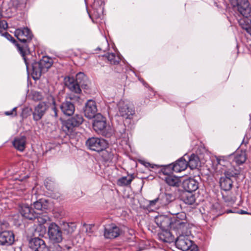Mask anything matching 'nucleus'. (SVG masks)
Instances as JSON below:
<instances>
[{"label":"nucleus","mask_w":251,"mask_h":251,"mask_svg":"<svg viewBox=\"0 0 251 251\" xmlns=\"http://www.w3.org/2000/svg\"><path fill=\"white\" fill-rule=\"evenodd\" d=\"M160 220V226L164 228L169 225L170 228L174 231L177 236L190 235L191 225L187 219L186 214L184 212H180L176 214V217L170 221L167 218L160 217L158 219Z\"/></svg>","instance_id":"nucleus-1"},{"label":"nucleus","mask_w":251,"mask_h":251,"mask_svg":"<svg viewBox=\"0 0 251 251\" xmlns=\"http://www.w3.org/2000/svg\"><path fill=\"white\" fill-rule=\"evenodd\" d=\"M18 48V51L22 55L24 60V62L26 65L27 70L29 69V66L31 65L32 69V76L34 79H39L41 76L42 73H45L43 69L41 68L39 62H32L30 58L31 57V55L30 53L29 49L27 47L23 46L21 47L17 44Z\"/></svg>","instance_id":"nucleus-2"},{"label":"nucleus","mask_w":251,"mask_h":251,"mask_svg":"<svg viewBox=\"0 0 251 251\" xmlns=\"http://www.w3.org/2000/svg\"><path fill=\"white\" fill-rule=\"evenodd\" d=\"M87 77L83 73L79 72L76 75V79L68 76L65 78V85L69 90L76 94H80L81 92L80 86L84 88L87 86Z\"/></svg>","instance_id":"nucleus-3"},{"label":"nucleus","mask_w":251,"mask_h":251,"mask_svg":"<svg viewBox=\"0 0 251 251\" xmlns=\"http://www.w3.org/2000/svg\"><path fill=\"white\" fill-rule=\"evenodd\" d=\"M93 126L98 134L106 137H110L113 134V129L106 124V118L101 114L98 113L94 118Z\"/></svg>","instance_id":"nucleus-4"},{"label":"nucleus","mask_w":251,"mask_h":251,"mask_svg":"<svg viewBox=\"0 0 251 251\" xmlns=\"http://www.w3.org/2000/svg\"><path fill=\"white\" fill-rule=\"evenodd\" d=\"M217 162L221 172L225 176L229 178L236 177L240 174V170L236 169L229 161L224 157L217 159Z\"/></svg>","instance_id":"nucleus-5"},{"label":"nucleus","mask_w":251,"mask_h":251,"mask_svg":"<svg viewBox=\"0 0 251 251\" xmlns=\"http://www.w3.org/2000/svg\"><path fill=\"white\" fill-rule=\"evenodd\" d=\"M83 122V118L81 114H75L62 122V129L67 135H70L73 132L74 128L79 126Z\"/></svg>","instance_id":"nucleus-6"},{"label":"nucleus","mask_w":251,"mask_h":251,"mask_svg":"<svg viewBox=\"0 0 251 251\" xmlns=\"http://www.w3.org/2000/svg\"><path fill=\"white\" fill-rule=\"evenodd\" d=\"M86 144L89 149L97 152L102 151L107 147V143L105 140L96 137L89 138Z\"/></svg>","instance_id":"nucleus-7"},{"label":"nucleus","mask_w":251,"mask_h":251,"mask_svg":"<svg viewBox=\"0 0 251 251\" xmlns=\"http://www.w3.org/2000/svg\"><path fill=\"white\" fill-rule=\"evenodd\" d=\"M48 234L50 239L55 243H59L62 240V232L60 227L55 223H52L48 228Z\"/></svg>","instance_id":"nucleus-8"},{"label":"nucleus","mask_w":251,"mask_h":251,"mask_svg":"<svg viewBox=\"0 0 251 251\" xmlns=\"http://www.w3.org/2000/svg\"><path fill=\"white\" fill-rule=\"evenodd\" d=\"M14 33L17 39L23 43H29L33 37L31 30L27 27L16 29Z\"/></svg>","instance_id":"nucleus-9"},{"label":"nucleus","mask_w":251,"mask_h":251,"mask_svg":"<svg viewBox=\"0 0 251 251\" xmlns=\"http://www.w3.org/2000/svg\"><path fill=\"white\" fill-rule=\"evenodd\" d=\"M190 235L178 236L175 241L176 247L182 251H186L190 249L194 244L191 240L189 238Z\"/></svg>","instance_id":"nucleus-10"},{"label":"nucleus","mask_w":251,"mask_h":251,"mask_svg":"<svg viewBox=\"0 0 251 251\" xmlns=\"http://www.w3.org/2000/svg\"><path fill=\"white\" fill-rule=\"evenodd\" d=\"M49 107V104L46 102H40L36 105L32 112L33 120L35 121L41 120L45 114Z\"/></svg>","instance_id":"nucleus-11"},{"label":"nucleus","mask_w":251,"mask_h":251,"mask_svg":"<svg viewBox=\"0 0 251 251\" xmlns=\"http://www.w3.org/2000/svg\"><path fill=\"white\" fill-rule=\"evenodd\" d=\"M236 6L243 16L248 18L251 16V7L248 0H236Z\"/></svg>","instance_id":"nucleus-12"},{"label":"nucleus","mask_w":251,"mask_h":251,"mask_svg":"<svg viewBox=\"0 0 251 251\" xmlns=\"http://www.w3.org/2000/svg\"><path fill=\"white\" fill-rule=\"evenodd\" d=\"M29 246L34 251H49L45 241L38 237L32 238L29 242Z\"/></svg>","instance_id":"nucleus-13"},{"label":"nucleus","mask_w":251,"mask_h":251,"mask_svg":"<svg viewBox=\"0 0 251 251\" xmlns=\"http://www.w3.org/2000/svg\"><path fill=\"white\" fill-rule=\"evenodd\" d=\"M119 114L126 119L130 118V117L134 113L133 109L130 107L128 104L124 100H121L117 104Z\"/></svg>","instance_id":"nucleus-14"},{"label":"nucleus","mask_w":251,"mask_h":251,"mask_svg":"<svg viewBox=\"0 0 251 251\" xmlns=\"http://www.w3.org/2000/svg\"><path fill=\"white\" fill-rule=\"evenodd\" d=\"M14 241V234L12 231L5 230L0 232V246H11Z\"/></svg>","instance_id":"nucleus-15"},{"label":"nucleus","mask_w":251,"mask_h":251,"mask_svg":"<svg viewBox=\"0 0 251 251\" xmlns=\"http://www.w3.org/2000/svg\"><path fill=\"white\" fill-rule=\"evenodd\" d=\"M98 109L96 102L91 100H88L85 104L84 110L85 117L88 119L95 118L97 115L96 113Z\"/></svg>","instance_id":"nucleus-16"},{"label":"nucleus","mask_w":251,"mask_h":251,"mask_svg":"<svg viewBox=\"0 0 251 251\" xmlns=\"http://www.w3.org/2000/svg\"><path fill=\"white\" fill-rule=\"evenodd\" d=\"M121 233L120 228L115 224H112L105 228L104 236L107 239H114L118 237Z\"/></svg>","instance_id":"nucleus-17"},{"label":"nucleus","mask_w":251,"mask_h":251,"mask_svg":"<svg viewBox=\"0 0 251 251\" xmlns=\"http://www.w3.org/2000/svg\"><path fill=\"white\" fill-rule=\"evenodd\" d=\"M20 211L23 217L29 220L35 219L37 216V212L27 204H22Z\"/></svg>","instance_id":"nucleus-18"},{"label":"nucleus","mask_w":251,"mask_h":251,"mask_svg":"<svg viewBox=\"0 0 251 251\" xmlns=\"http://www.w3.org/2000/svg\"><path fill=\"white\" fill-rule=\"evenodd\" d=\"M229 158L230 159H232L237 165H240L246 161L247 155L245 151H238L233 154L230 155Z\"/></svg>","instance_id":"nucleus-19"},{"label":"nucleus","mask_w":251,"mask_h":251,"mask_svg":"<svg viewBox=\"0 0 251 251\" xmlns=\"http://www.w3.org/2000/svg\"><path fill=\"white\" fill-rule=\"evenodd\" d=\"M183 187L186 191L194 192L199 188V182L194 178H190L183 182Z\"/></svg>","instance_id":"nucleus-20"},{"label":"nucleus","mask_w":251,"mask_h":251,"mask_svg":"<svg viewBox=\"0 0 251 251\" xmlns=\"http://www.w3.org/2000/svg\"><path fill=\"white\" fill-rule=\"evenodd\" d=\"M172 165L173 170L174 172H180L184 171L188 167L187 160L183 156Z\"/></svg>","instance_id":"nucleus-21"},{"label":"nucleus","mask_w":251,"mask_h":251,"mask_svg":"<svg viewBox=\"0 0 251 251\" xmlns=\"http://www.w3.org/2000/svg\"><path fill=\"white\" fill-rule=\"evenodd\" d=\"M158 239L163 242L172 243L175 240L173 233L168 230H162L158 233Z\"/></svg>","instance_id":"nucleus-22"},{"label":"nucleus","mask_w":251,"mask_h":251,"mask_svg":"<svg viewBox=\"0 0 251 251\" xmlns=\"http://www.w3.org/2000/svg\"><path fill=\"white\" fill-rule=\"evenodd\" d=\"M26 138L25 136L16 137L12 142L14 148L20 151H23L25 148Z\"/></svg>","instance_id":"nucleus-23"},{"label":"nucleus","mask_w":251,"mask_h":251,"mask_svg":"<svg viewBox=\"0 0 251 251\" xmlns=\"http://www.w3.org/2000/svg\"><path fill=\"white\" fill-rule=\"evenodd\" d=\"M60 109L63 113L67 116L72 115L75 110L73 103L67 100L62 103L60 105Z\"/></svg>","instance_id":"nucleus-24"},{"label":"nucleus","mask_w":251,"mask_h":251,"mask_svg":"<svg viewBox=\"0 0 251 251\" xmlns=\"http://www.w3.org/2000/svg\"><path fill=\"white\" fill-rule=\"evenodd\" d=\"M233 185V181L231 178L222 176L220 179V186L223 191L230 190Z\"/></svg>","instance_id":"nucleus-25"},{"label":"nucleus","mask_w":251,"mask_h":251,"mask_svg":"<svg viewBox=\"0 0 251 251\" xmlns=\"http://www.w3.org/2000/svg\"><path fill=\"white\" fill-rule=\"evenodd\" d=\"M184 158L187 161L188 166H189L191 169H194L196 168L199 164V159L197 155L195 154H192L190 156L185 154L184 155Z\"/></svg>","instance_id":"nucleus-26"},{"label":"nucleus","mask_w":251,"mask_h":251,"mask_svg":"<svg viewBox=\"0 0 251 251\" xmlns=\"http://www.w3.org/2000/svg\"><path fill=\"white\" fill-rule=\"evenodd\" d=\"M222 197L224 201L228 204H232L236 200L235 194L230 191H225L222 192Z\"/></svg>","instance_id":"nucleus-27"},{"label":"nucleus","mask_w":251,"mask_h":251,"mask_svg":"<svg viewBox=\"0 0 251 251\" xmlns=\"http://www.w3.org/2000/svg\"><path fill=\"white\" fill-rule=\"evenodd\" d=\"M160 177H161V176ZM162 178L165 180L166 183L171 186L177 187L180 183V178L173 175H168L165 177H162Z\"/></svg>","instance_id":"nucleus-28"},{"label":"nucleus","mask_w":251,"mask_h":251,"mask_svg":"<svg viewBox=\"0 0 251 251\" xmlns=\"http://www.w3.org/2000/svg\"><path fill=\"white\" fill-rule=\"evenodd\" d=\"M48 201L45 199H40L33 203V206L35 209L40 213L42 211L46 210L49 208Z\"/></svg>","instance_id":"nucleus-29"},{"label":"nucleus","mask_w":251,"mask_h":251,"mask_svg":"<svg viewBox=\"0 0 251 251\" xmlns=\"http://www.w3.org/2000/svg\"><path fill=\"white\" fill-rule=\"evenodd\" d=\"M181 200L189 205L193 204L196 201V197L192 192L186 191L183 192L181 196Z\"/></svg>","instance_id":"nucleus-30"},{"label":"nucleus","mask_w":251,"mask_h":251,"mask_svg":"<svg viewBox=\"0 0 251 251\" xmlns=\"http://www.w3.org/2000/svg\"><path fill=\"white\" fill-rule=\"evenodd\" d=\"M159 200V206H165L171 202L174 197L172 194L167 193H161L158 196Z\"/></svg>","instance_id":"nucleus-31"},{"label":"nucleus","mask_w":251,"mask_h":251,"mask_svg":"<svg viewBox=\"0 0 251 251\" xmlns=\"http://www.w3.org/2000/svg\"><path fill=\"white\" fill-rule=\"evenodd\" d=\"M135 176L133 174H128L126 176H123L117 180V184L120 186L129 185Z\"/></svg>","instance_id":"nucleus-32"},{"label":"nucleus","mask_w":251,"mask_h":251,"mask_svg":"<svg viewBox=\"0 0 251 251\" xmlns=\"http://www.w3.org/2000/svg\"><path fill=\"white\" fill-rule=\"evenodd\" d=\"M109 63L111 65H117L120 64L121 58L119 55H116L114 53H107L103 55Z\"/></svg>","instance_id":"nucleus-33"},{"label":"nucleus","mask_w":251,"mask_h":251,"mask_svg":"<svg viewBox=\"0 0 251 251\" xmlns=\"http://www.w3.org/2000/svg\"><path fill=\"white\" fill-rule=\"evenodd\" d=\"M38 62L45 72L48 71V70L51 66L52 64V60L51 58L47 56H43Z\"/></svg>","instance_id":"nucleus-34"},{"label":"nucleus","mask_w":251,"mask_h":251,"mask_svg":"<svg viewBox=\"0 0 251 251\" xmlns=\"http://www.w3.org/2000/svg\"><path fill=\"white\" fill-rule=\"evenodd\" d=\"M37 219L38 222L40 225H43L50 220L49 217L46 214H41L40 212H37V216L35 219Z\"/></svg>","instance_id":"nucleus-35"},{"label":"nucleus","mask_w":251,"mask_h":251,"mask_svg":"<svg viewBox=\"0 0 251 251\" xmlns=\"http://www.w3.org/2000/svg\"><path fill=\"white\" fill-rule=\"evenodd\" d=\"M173 165L169 164L166 166L163 167V168L161 170V173H160V175L162 174L164 176V177L167 176L168 175H171L170 174L173 173Z\"/></svg>","instance_id":"nucleus-36"},{"label":"nucleus","mask_w":251,"mask_h":251,"mask_svg":"<svg viewBox=\"0 0 251 251\" xmlns=\"http://www.w3.org/2000/svg\"><path fill=\"white\" fill-rule=\"evenodd\" d=\"M102 151V156L104 160L106 162L111 161L113 158V154L104 150Z\"/></svg>","instance_id":"nucleus-37"},{"label":"nucleus","mask_w":251,"mask_h":251,"mask_svg":"<svg viewBox=\"0 0 251 251\" xmlns=\"http://www.w3.org/2000/svg\"><path fill=\"white\" fill-rule=\"evenodd\" d=\"M31 98L34 101H40L43 100V96L40 92L37 91H33L31 93Z\"/></svg>","instance_id":"nucleus-38"},{"label":"nucleus","mask_w":251,"mask_h":251,"mask_svg":"<svg viewBox=\"0 0 251 251\" xmlns=\"http://www.w3.org/2000/svg\"><path fill=\"white\" fill-rule=\"evenodd\" d=\"M1 35L5 37L7 40L10 41L12 43H13L15 46L17 47V49L18 50V48L17 46V44L18 45V44L17 43L16 41L14 39V38L8 32H5L1 34ZM20 46V45L19 44Z\"/></svg>","instance_id":"nucleus-39"},{"label":"nucleus","mask_w":251,"mask_h":251,"mask_svg":"<svg viewBox=\"0 0 251 251\" xmlns=\"http://www.w3.org/2000/svg\"><path fill=\"white\" fill-rule=\"evenodd\" d=\"M243 22L246 23V21L245 20L241 21L240 22V24L242 28L247 31L248 29V28L251 26V24L248 23V24H246L245 23H243Z\"/></svg>","instance_id":"nucleus-40"},{"label":"nucleus","mask_w":251,"mask_h":251,"mask_svg":"<svg viewBox=\"0 0 251 251\" xmlns=\"http://www.w3.org/2000/svg\"><path fill=\"white\" fill-rule=\"evenodd\" d=\"M16 109L17 107H14L11 110L9 111H6L5 112V114L7 116H16L17 115V112H16Z\"/></svg>","instance_id":"nucleus-41"},{"label":"nucleus","mask_w":251,"mask_h":251,"mask_svg":"<svg viewBox=\"0 0 251 251\" xmlns=\"http://www.w3.org/2000/svg\"><path fill=\"white\" fill-rule=\"evenodd\" d=\"M156 204H158V205L159 206V200L158 197L153 200L149 201V205L150 206H153Z\"/></svg>","instance_id":"nucleus-42"},{"label":"nucleus","mask_w":251,"mask_h":251,"mask_svg":"<svg viewBox=\"0 0 251 251\" xmlns=\"http://www.w3.org/2000/svg\"><path fill=\"white\" fill-rule=\"evenodd\" d=\"M94 227V225H86V232L88 233H92V228Z\"/></svg>","instance_id":"nucleus-43"},{"label":"nucleus","mask_w":251,"mask_h":251,"mask_svg":"<svg viewBox=\"0 0 251 251\" xmlns=\"http://www.w3.org/2000/svg\"><path fill=\"white\" fill-rule=\"evenodd\" d=\"M187 251H198V247L195 244H193L192 247L190 248Z\"/></svg>","instance_id":"nucleus-44"},{"label":"nucleus","mask_w":251,"mask_h":251,"mask_svg":"<svg viewBox=\"0 0 251 251\" xmlns=\"http://www.w3.org/2000/svg\"><path fill=\"white\" fill-rule=\"evenodd\" d=\"M64 226L65 227L64 230H67L68 232H71L70 229H69V223H64Z\"/></svg>","instance_id":"nucleus-45"},{"label":"nucleus","mask_w":251,"mask_h":251,"mask_svg":"<svg viewBox=\"0 0 251 251\" xmlns=\"http://www.w3.org/2000/svg\"><path fill=\"white\" fill-rule=\"evenodd\" d=\"M8 225V223L6 222L1 223L0 228L1 229H2L4 227L6 228L7 227Z\"/></svg>","instance_id":"nucleus-46"},{"label":"nucleus","mask_w":251,"mask_h":251,"mask_svg":"<svg viewBox=\"0 0 251 251\" xmlns=\"http://www.w3.org/2000/svg\"><path fill=\"white\" fill-rule=\"evenodd\" d=\"M145 166H146V167H151V168H154V166H151V165L149 163V162H144V163L143 164Z\"/></svg>","instance_id":"nucleus-47"},{"label":"nucleus","mask_w":251,"mask_h":251,"mask_svg":"<svg viewBox=\"0 0 251 251\" xmlns=\"http://www.w3.org/2000/svg\"><path fill=\"white\" fill-rule=\"evenodd\" d=\"M249 143V141L248 140H245V138H244L242 141V144H245V145H247Z\"/></svg>","instance_id":"nucleus-48"},{"label":"nucleus","mask_w":251,"mask_h":251,"mask_svg":"<svg viewBox=\"0 0 251 251\" xmlns=\"http://www.w3.org/2000/svg\"><path fill=\"white\" fill-rule=\"evenodd\" d=\"M53 110L54 113V116L57 117V109H56V107H54L53 108Z\"/></svg>","instance_id":"nucleus-49"},{"label":"nucleus","mask_w":251,"mask_h":251,"mask_svg":"<svg viewBox=\"0 0 251 251\" xmlns=\"http://www.w3.org/2000/svg\"><path fill=\"white\" fill-rule=\"evenodd\" d=\"M239 213L241 214H249L247 212L242 210H240Z\"/></svg>","instance_id":"nucleus-50"},{"label":"nucleus","mask_w":251,"mask_h":251,"mask_svg":"<svg viewBox=\"0 0 251 251\" xmlns=\"http://www.w3.org/2000/svg\"><path fill=\"white\" fill-rule=\"evenodd\" d=\"M250 35H251V26L248 28V29L246 31Z\"/></svg>","instance_id":"nucleus-51"},{"label":"nucleus","mask_w":251,"mask_h":251,"mask_svg":"<svg viewBox=\"0 0 251 251\" xmlns=\"http://www.w3.org/2000/svg\"><path fill=\"white\" fill-rule=\"evenodd\" d=\"M104 44L108 47V42H107V41L106 40H105L104 41Z\"/></svg>","instance_id":"nucleus-52"},{"label":"nucleus","mask_w":251,"mask_h":251,"mask_svg":"<svg viewBox=\"0 0 251 251\" xmlns=\"http://www.w3.org/2000/svg\"><path fill=\"white\" fill-rule=\"evenodd\" d=\"M98 49V50H104V49H103V48H99H99H98V49Z\"/></svg>","instance_id":"nucleus-53"},{"label":"nucleus","mask_w":251,"mask_h":251,"mask_svg":"<svg viewBox=\"0 0 251 251\" xmlns=\"http://www.w3.org/2000/svg\"><path fill=\"white\" fill-rule=\"evenodd\" d=\"M69 98H70V100H73V99H74V98L73 97H72V96H71Z\"/></svg>","instance_id":"nucleus-54"},{"label":"nucleus","mask_w":251,"mask_h":251,"mask_svg":"<svg viewBox=\"0 0 251 251\" xmlns=\"http://www.w3.org/2000/svg\"><path fill=\"white\" fill-rule=\"evenodd\" d=\"M122 70H123V68L122 67L120 68L119 72H120V71H122Z\"/></svg>","instance_id":"nucleus-55"},{"label":"nucleus","mask_w":251,"mask_h":251,"mask_svg":"<svg viewBox=\"0 0 251 251\" xmlns=\"http://www.w3.org/2000/svg\"><path fill=\"white\" fill-rule=\"evenodd\" d=\"M52 99V103H53V104H54V103H55V101H54V100H53V99Z\"/></svg>","instance_id":"nucleus-56"}]
</instances>
